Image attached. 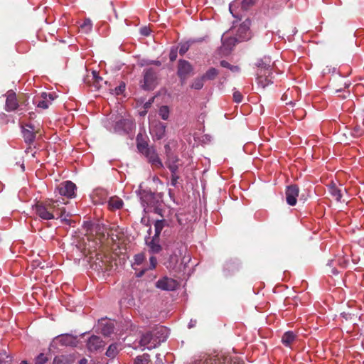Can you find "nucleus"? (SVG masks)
I'll return each mask as SVG.
<instances>
[{
  "instance_id": "obj_21",
  "label": "nucleus",
  "mask_w": 364,
  "mask_h": 364,
  "mask_svg": "<svg viewBox=\"0 0 364 364\" xmlns=\"http://www.w3.org/2000/svg\"><path fill=\"white\" fill-rule=\"evenodd\" d=\"M136 145L138 150L142 154H144L146 150H149L151 148L141 133H139L136 136Z\"/></svg>"
},
{
  "instance_id": "obj_24",
  "label": "nucleus",
  "mask_w": 364,
  "mask_h": 364,
  "mask_svg": "<svg viewBox=\"0 0 364 364\" xmlns=\"http://www.w3.org/2000/svg\"><path fill=\"white\" fill-rule=\"evenodd\" d=\"M108 205L110 210H119L123 205V201L117 196L111 197L108 201Z\"/></svg>"
},
{
  "instance_id": "obj_52",
  "label": "nucleus",
  "mask_w": 364,
  "mask_h": 364,
  "mask_svg": "<svg viewBox=\"0 0 364 364\" xmlns=\"http://www.w3.org/2000/svg\"><path fill=\"white\" fill-rule=\"evenodd\" d=\"M87 360L86 358H82L79 361V364H87Z\"/></svg>"
},
{
  "instance_id": "obj_2",
  "label": "nucleus",
  "mask_w": 364,
  "mask_h": 364,
  "mask_svg": "<svg viewBox=\"0 0 364 364\" xmlns=\"http://www.w3.org/2000/svg\"><path fill=\"white\" fill-rule=\"evenodd\" d=\"M168 338V329L162 326H156L142 333L139 345L149 350L156 348Z\"/></svg>"
},
{
  "instance_id": "obj_5",
  "label": "nucleus",
  "mask_w": 364,
  "mask_h": 364,
  "mask_svg": "<svg viewBox=\"0 0 364 364\" xmlns=\"http://www.w3.org/2000/svg\"><path fill=\"white\" fill-rule=\"evenodd\" d=\"M91 267L98 272H109L113 267L112 262L107 256L97 255L96 259L92 263Z\"/></svg>"
},
{
  "instance_id": "obj_45",
  "label": "nucleus",
  "mask_w": 364,
  "mask_h": 364,
  "mask_svg": "<svg viewBox=\"0 0 364 364\" xmlns=\"http://www.w3.org/2000/svg\"><path fill=\"white\" fill-rule=\"evenodd\" d=\"M150 261V267L149 269H153L156 267L157 264V259L155 257L152 256L149 258Z\"/></svg>"
},
{
  "instance_id": "obj_51",
  "label": "nucleus",
  "mask_w": 364,
  "mask_h": 364,
  "mask_svg": "<svg viewBox=\"0 0 364 364\" xmlns=\"http://www.w3.org/2000/svg\"><path fill=\"white\" fill-rule=\"evenodd\" d=\"M146 270V269H144L143 270L140 271L139 273H137L136 276L138 277H141V276H143Z\"/></svg>"
},
{
  "instance_id": "obj_49",
  "label": "nucleus",
  "mask_w": 364,
  "mask_h": 364,
  "mask_svg": "<svg viewBox=\"0 0 364 364\" xmlns=\"http://www.w3.org/2000/svg\"><path fill=\"white\" fill-rule=\"evenodd\" d=\"M164 149H165L166 156H168V154H173V153L171 152V147H170V146L168 144H166L164 146Z\"/></svg>"
},
{
  "instance_id": "obj_17",
  "label": "nucleus",
  "mask_w": 364,
  "mask_h": 364,
  "mask_svg": "<svg viewBox=\"0 0 364 364\" xmlns=\"http://www.w3.org/2000/svg\"><path fill=\"white\" fill-rule=\"evenodd\" d=\"M55 339L62 346H75L77 343L76 337H75L70 334L60 335V336H58V337H56Z\"/></svg>"
},
{
  "instance_id": "obj_25",
  "label": "nucleus",
  "mask_w": 364,
  "mask_h": 364,
  "mask_svg": "<svg viewBox=\"0 0 364 364\" xmlns=\"http://www.w3.org/2000/svg\"><path fill=\"white\" fill-rule=\"evenodd\" d=\"M295 339L296 335L292 331H287L282 336V342L285 346L290 347Z\"/></svg>"
},
{
  "instance_id": "obj_19",
  "label": "nucleus",
  "mask_w": 364,
  "mask_h": 364,
  "mask_svg": "<svg viewBox=\"0 0 364 364\" xmlns=\"http://www.w3.org/2000/svg\"><path fill=\"white\" fill-rule=\"evenodd\" d=\"M38 132L34 131L33 128L31 129H28L24 127H22V134L24 139V141L28 144H31L33 143L36 139V134Z\"/></svg>"
},
{
  "instance_id": "obj_56",
  "label": "nucleus",
  "mask_w": 364,
  "mask_h": 364,
  "mask_svg": "<svg viewBox=\"0 0 364 364\" xmlns=\"http://www.w3.org/2000/svg\"><path fill=\"white\" fill-rule=\"evenodd\" d=\"M177 220H178V222L180 224H182V223H181V218H179V216H178V215H177Z\"/></svg>"
},
{
  "instance_id": "obj_1",
  "label": "nucleus",
  "mask_w": 364,
  "mask_h": 364,
  "mask_svg": "<svg viewBox=\"0 0 364 364\" xmlns=\"http://www.w3.org/2000/svg\"><path fill=\"white\" fill-rule=\"evenodd\" d=\"M64 199L48 200L44 202H38L34 207L36 215L42 220H49L55 217L63 218L65 212V208H59L60 204H65Z\"/></svg>"
},
{
  "instance_id": "obj_58",
  "label": "nucleus",
  "mask_w": 364,
  "mask_h": 364,
  "mask_svg": "<svg viewBox=\"0 0 364 364\" xmlns=\"http://www.w3.org/2000/svg\"><path fill=\"white\" fill-rule=\"evenodd\" d=\"M229 41L231 42V43H234L235 41V38H230Z\"/></svg>"
},
{
  "instance_id": "obj_26",
  "label": "nucleus",
  "mask_w": 364,
  "mask_h": 364,
  "mask_svg": "<svg viewBox=\"0 0 364 364\" xmlns=\"http://www.w3.org/2000/svg\"><path fill=\"white\" fill-rule=\"evenodd\" d=\"M134 364H153V362L150 358L149 354L144 353L136 357Z\"/></svg>"
},
{
  "instance_id": "obj_12",
  "label": "nucleus",
  "mask_w": 364,
  "mask_h": 364,
  "mask_svg": "<svg viewBox=\"0 0 364 364\" xmlns=\"http://www.w3.org/2000/svg\"><path fill=\"white\" fill-rule=\"evenodd\" d=\"M144 154L152 166L156 168H163V164L154 147H151L149 150H146V152Z\"/></svg>"
},
{
  "instance_id": "obj_50",
  "label": "nucleus",
  "mask_w": 364,
  "mask_h": 364,
  "mask_svg": "<svg viewBox=\"0 0 364 364\" xmlns=\"http://www.w3.org/2000/svg\"><path fill=\"white\" fill-rule=\"evenodd\" d=\"M160 356H161L160 354H157L156 355V364H161V363H163V360H162V359L161 358Z\"/></svg>"
},
{
  "instance_id": "obj_39",
  "label": "nucleus",
  "mask_w": 364,
  "mask_h": 364,
  "mask_svg": "<svg viewBox=\"0 0 364 364\" xmlns=\"http://www.w3.org/2000/svg\"><path fill=\"white\" fill-rule=\"evenodd\" d=\"M364 134V129L361 126L356 125L352 132V135L355 137H359Z\"/></svg>"
},
{
  "instance_id": "obj_41",
  "label": "nucleus",
  "mask_w": 364,
  "mask_h": 364,
  "mask_svg": "<svg viewBox=\"0 0 364 364\" xmlns=\"http://www.w3.org/2000/svg\"><path fill=\"white\" fill-rule=\"evenodd\" d=\"M47 360L48 358L43 353H40L36 358V364H44Z\"/></svg>"
},
{
  "instance_id": "obj_30",
  "label": "nucleus",
  "mask_w": 364,
  "mask_h": 364,
  "mask_svg": "<svg viewBox=\"0 0 364 364\" xmlns=\"http://www.w3.org/2000/svg\"><path fill=\"white\" fill-rule=\"evenodd\" d=\"M80 29L82 33H90L92 29V21L90 18H85L83 23L80 25Z\"/></svg>"
},
{
  "instance_id": "obj_20",
  "label": "nucleus",
  "mask_w": 364,
  "mask_h": 364,
  "mask_svg": "<svg viewBox=\"0 0 364 364\" xmlns=\"http://www.w3.org/2000/svg\"><path fill=\"white\" fill-rule=\"evenodd\" d=\"M74 361L75 358L72 355H60L54 358L53 364H71Z\"/></svg>"
},
{
  "instance_id": "obj_18",
  "label": "nucleus",
  "mask_w": 364,
  "mask_h": 364,
  "mask_svg": "<svg viewBox=\"0 0 364 364\" xmlns=\"http://www.w3.org/2000/svg\"><path fill=\"white\" fill-rule=\"evenodd\" d=\"M178 161L179 158L177 155L168 154L166 165L171 172H174V171H178Z\"/></svg>"
},
{
  "instance_id": "obj_8",
  "label": "nucleus",
  "mask_w": 364,
  "mask_h": 364,
  "mask_svg": "<svg viewBox=\"0 0 364 364\" xmlns=\"http://www.w3.org/2000/svg\"><path fill=\"white\" fill-rule=\"evenodd\" d=\"M156 72L150 68L144 71V83L141 85L144 90H153L156 82Z\"/></svg>"
},
{
  "instance_id": "obj_3",
  "label": "nucleus",
  "mask_w": 364,
  "mask_h": 364,
  "mask_svg": "<svg viewBox=\"0 0 364 364\" xmlns=\"http://www.w3.org/2000/svg\"><path fill=\"white\" fill-rule=\"evenodd\" d=\"M270 60H269L268 63H264L262 60L261 63L258 64V70H257V82L262 87H265L269 84L273 83L272 72L270 70Z\"/></svg>"
},
{
  "instance_id": "obj_43",
  "label": "nucleus",
  "mask_w": 364,
  "mask_h": 364,
  "mask_svg": "<svg viewBox=\"0 0 364 364\" xmlns=\"http://www.w3.org/2000/svg\"><path fill=\"white\" fill-rule=\"evenodd\" d=\"M125 90V84L124 82H121L120 85L115 87L114 94L116 95H119L123 93Z\"/></svg>"
},
{
  "instance_id": "obj_46",
  "label": "nucleus",
  "mask_w": 364,
  "mask_h": 364,
  "mask_svg": "<svg viewBox=\"0 0 364 364\" xmlns=\"http://www.w3.org/2000/svg\"><path fill=\"white\" fill-rule=\"evenodd\" d=\"M188 50V46L184 44L182 45L179 48V54L183 55Z\"/></svg>"
},
{
  "instance_id": "obj_35",
  "label": "nucleus",
  "mask_w": 364,
  "mask_h": 364,
  "mask_svg": "<svg viewBox=\"0 0 364 364\" xmlns=\"http://www.w3.org/2000/svg\"><path fill=\"white\" fill-rule=\"evenodd\" d=\"M92 75L94 80L93 85L96 88L99 89L102 87L101 82H103V79L97 75L96 71L92 72Z\"/></svg>"
},
{
  "instance_id": "obj_42",
  "label": "nucleus",
  "mask_w": 364,
  "mask_h": 364,
  "mask_svg": "<svg viewBox=\"0 0 364 364\" xmlns=\"http://www.w3.org/2000/svg\"><path fill=\"white\" fill-rule=\"evenodd\" d=\"M178 171H174V172L171 173V185L176 186L178 183V180L180 178V176L177 174Z\"/></svg>"
},
{
  "instance_id": "obj_14",
  "label": "nucleus",
  "mask_w": 364,
  "mask_h": 364,
  "mask_svg": "<svg viewBox=\"0 0 364 364\" xmlns=\"http://www.w3.org/2000/svg\"><path fill=\"white\" fill-rule=\"evenodd\" d=\"M250 25V21L247 19L238 28L237 36L240 41H247L251 38Z\"/></svg>"
},
{
  "instance_id": "obj_34",
  "label": "nucleus",
  "mask_w": 364,
  "mask_h": 364,
  "mask_svg": "<svg viewBox=\"0 0 364 364\" xmlns=\"http://www.w3.org/2000/svg\"><path fill=\"white\" fill-rule=\"evenodd\" d=\"M220 65L223 68H228L232 73H237L240 71V68L237 65H232L226 60H221L220 63Z\"/></svg>"
},
{
  "instance_id": "obj_40",
  "label": "nucleus",
  "mask_w": 364,
  "mask_h": 364,
  "mask_svg": "<svg viewBox=\"0 0 364 364\" xmlns=\"http://www.w3.org/2000/svg\"><path fill=\"white\" fill-rule=\"evenodd\" d=\"M233 100L237 103H240L243 100V95L242 93L237 90L236 89L233 90Z\"/></svg>"
},
{
  "instance_id": "obj_44",
  "label": "nucleus",
  "mask_w": 364,
  "mask_h": 364,
  "mask_svg": "<svg viewBox=\"0 0 364 364\" xmlns=\"http://www.w3.org/2000/svg\"><path fill=\"white\" fill-rule=\"evenodd\" d=\"M22 127H24L28 129H31V128L34 129V131H39V127L38 126H36L33 123L29 122L25 124V125H23Z\"/></svg>"
},
{
  "instance_id": "obj_38",
  "label": "nucleus",
  "mask_w": 364,
  "mask_h": 364,
  "mask_svg": "<svg viewBox=\"0 0 364 364\" xmlns=\"http://www.w3.org/2000/svg\"><path fill=\"white\" fill-rule=\"evenodd\" d=\"M134 264H132V266L134 267V265H140L143 263V262L144 261L145 259V255L144 253H139L137 255H136L134 257Z\"/></svg>"
},
{
  "instance_id": "obj_57",
  "label": "nucleus",
  "mask_w": 364,
  "mask_h": 364,
  "mask_svg": "<svg viewBox=\"0 0 364 364\" xmlns=\"http://www.w3.org/2000/svg\"><path fill=\"white\" fill-rule=\"evenodd\" d=\"M20 364H29L26 360H22Z\"/></svg>"
},
{
  "instance_id": "obj_28",
  "label": "nucleus",
  "mask_w": 364,
  "mask_h": 364,
  "mask_svg": "<svg viewBox=\"0 0 364 364\" xmlns=\"http://www.w3.org/2000/svg\"><path fill=\"white\" fill-rule=\"evenodd\" d=\"M219 74V72L215 68H209L202 76L205 80H213Z\"/></svg>"
},
{
  "instance_id": "obj_9",
  "label": "nucleus",
  "mask_w": 364,
  "mask_h": 364,
  "mask_svg": "<svg viewBox=\"0 0 364 364\" xmlns=\"http://www.w3.org/2000/svg\"><path fill=\"white\" fill-rule=\"evenodd\" d=\"M105 343L100 336L92 335L87 341V348L90 352L98 351L104 348Z\"/></svg>"
},
{
  "instance_id": "obj_27",
  "label": "nucleus",
  "mask_w": 364,
  "mask_h": 364,
  "mask_svg": "<svg viewBox=\"0 0 364 364\" xmlns=\"http://www.w3.org/2000/svg\"><path fill=\"white\" fill-rule=\"evenodd\" d=\"M114 326L113 323L111 321H107L102 324L101 328V333L105 336H109L114 332Z\"/></svg>"
},
{
  "instance_id": "obj_53",
  "label": "nucleus",
  "mask_w": 364,
  "mask_h": 364,
  "mask_svg": "<svg viewBox=\"0 0 364 364\" xmlns=\"http://www.w3.org/2000/svg\"><path fill=\"white\" fill-rule=\"evenodd\" d=\"M235 6V4H230V8H229L230 11L231 12V14H232L233 16H234V14H233L232 9H233V6Z\"/></svg>"
},
{
  "instance_id": "obj_22",
  "label": "nucleus",
  "mask_w": 364,
  "mask_h": 364,
  "mask_svg": "<svg viewBox=\"0 0 364 364\" xmlns=\"http://www.w3.org/2000/svg\"><path fill=\"white\" fill-rule=\"evenodd\" d=\"M328 191L331 196L335 198V200L337 201H341L342 198L341 189L339 188L335 183L331 182L328 185Z\"/></svg>"
},
{
  "instance_id": "obj_31",
  "label": "nucleus",
  "mask_w": 364,
  "mask_h": 364,
  "mask_svg": "<svg viewBox=\"0 0 364 364\" xmlns=\"http://www.w3.org/2000/svg\"><path fill=\"white\" fill-rule=\"evenodd\" d=\"M118 353V346L117 343H112L111 344L107 351H106V355L109 358H114Z\"/></svg>"
},
{
  "instance_id": "obj_55",
  "label": "nucleus",
  "mask_w": 364,
  "mask_h": 364,
  "mask_svg": "<svg viewBox=\"0 0 364 364\" xmlns=\"http://www.w3.org/2000/svg\"><path fill=\"white\" fill-rule=\"evenodd\" d=\"M29 115H30L29 118H30V119H33V116L35 115V114H34L33 112H30V113H29Z\"/></svg>"
},
{
  "instance_id": "obj_54",
  "label": "nucleus",
  "mask_w": 364,
  "mask_h": 364,
  "mask_svg": "<svg viewBox=\"0 0 364 364\" xmlns=\"http://www.w3.org/2000/svg\"><path fill=\"white\" fill-rule=\"evenodd\" d=\"M154 65H157V66H160L161 65V62L159 61V60H156V61H154L153 63Z\"/></svg>"
},
{
  "instance_id": "obj_23",
  "label": "nucleus",
  "mask_w": 364,
  "mask_h": 364,
  "mask_svg": "<svg viewBox=\"0 0 364 364\" xmlns=\"http://www.w3.org/2000/svg\"><path fill=\"white\" fill-rule=\"evenodd\" d=\"M159 237L154 236L150 241L146 240V244L152 253H159L161 250V246L159 243Z\"/></svg>"
},
{
  "instance_id": "obj_37",
  "label": "nucleus",
  "mask_w": 364,
  "mask_h": 364,
  "mask_svg": "<svg viewBox=\"0 0 364 364\" xmlns=\"http://www.w3.org/2000/svg\"><path fill=\"white\" fill-rule=\"evenodd\" d=\"M11 358L5 351L0 353V364H11Z\"/></svg>"
},
{
  "instance_id": "obj_4",
  "label": "nucleus",
  "mask_w": 364,
  "mask_h": 364,
  "mask_svg": "<svg viewBox=\"0 0 364 364\" xmlns=\"http://www.w3.org/2000/svg\"><path fill=\"white\" fill-rule=\"evenodd\" d=\"M195 364H243L237 357L232 358L229 355H215L208 357L204 360H200Z\"/></svg>"
},
{
  "instance_id": "obj_33",
  "label": "nucleus",
  "mask_w": 364,
  "mask_h": 364,
  "mask_svg": "<svg viewBox=\"0 0 364 364\" xmlns=\"http://www.w3.org/2000/svg\"><path fill=\"white\" fill-rule=\"evenodd\" d=\"M170 110L168 106H161L159 110V114L164 120H167L169 117Z\"/></svg>"
},
{
  "instance_id": "obj_29",
  "label": "nucleus",
  "mask_w": 364,
  "mask_h": 364,
  "mask_svg": "<svg viewBox=\"0 0 364 364\" xmlns=\"http://www.w3.org/2000/svg\"><path fill=\"white\" fill-rule=\"evenodd\" d=\"M205 80L203 79V76L196 77L191 85V87L194 90H200L203 88L204 85Z\"/></svg>"
},
{
  "instance_id": "obj_48",
  "label": "nucleus",
  "mask_w": 364,
  "mask_h": 364,
  "mask_svg": "<svg viewBox=\"0 0 364 364\" xmlns=\"http://www.w3.org/2000/svg\"><path fill=\"white\" fill-rule=\"evenodd\" d=\"M140 33L141 35H143L144 36H147L150 33V30H149V28H148L146 27H144V28H141Z\"/></svg>"
},
{
  "instance_id": "obj_6",
  "label": "nucleus",
  "mask_w": 364,
  "mask_h": 364,
  "mask_svg": "<svg viewBox=\"0 0 364 364\" xmlns=\"http://www.w3.org/2000/svg\"><path fill=\"white\" fill-rule=\"evenodd\" d=\"M193 75L192 65L186 60H179L177 67V75L180 78L181 85L186 82L187 79Z\"/></svg>"
},
{
  "instance_id": "obj_7",
  "label": "nucleus",
  "mask_w": 364,
  "mask_h": 364,
  "mask_svg": "<svg viewBox=\"0 0 364 364\" xmlns=\"http://www.w3.org/2000/svg\"><path fill=\"white\" fill-rule=\"evenodd\" d=\"M76 185L70 181H66L60 183L57 188L55 189V195H60L61 196L66 197L67 198H73L76 196Z\"/></svg>"
},
{
  "instance_id": "obj_15",
  "label": "nucleus",
  "mask_w": 364,
  "mask_h": 364,
  "mask_svg": "<svg viewBox=\"0 0 364 364\" xmlns=\"http://www.w3.org/2000/svg\"><path fill=\"white\" fill-rule=\"evenodd\" d=\"M166 128V124L157 122L151 129V134L154 139L160 140L165 136Z\"/></svg>"
},
{
  "instance_id": "obj_16",
  "label": "nucleus",
  "mask_w": 364,
  "mask_h": 364,
  "mask_svg": "<svg viewBox=\"0 0 364 364\" xmlns=\"http://www.w3.org/2000/svg\"><path fill=\"white\" fill-rule=\"evenodd\" d=\"M18 100L16 93L13 91H9L6 94V110L14 111L18 107Z\"/></svg>"
},
{
  "instance_id": "obj_10",
  "label": "nucleus",
  "mask_w": 364,
  "mask_h": 364,
  "mask_svg": "<svg viewBox=\"0 0 364 364\" xmlns=\"http://www.w3.org/2000/svg\"><path fill=\"white\" fill-rule=\"evenodd\" d=\"M54 100L52 94H47L42 92L41 97H37L33 99V103L38 108L47 109L51 104V102Z\"/></svg>"
},
{
  "instance_id": "obj_36",
  "label": "nucleus",
  "mask_w": 364,
  "mask_h": 364,
  "mask_svg": "<svg viewBox=\"0 0 364 364\" xmlns=\"http://www.w3.org/2000/svg\"><path fill=\"white\" fill-rule=\"evenodd\" d=\"M257 0H242L241 1V8L242 10L247 11L250 9L256 2Z\"/></svg>"
},
{
  "instance_id": "obj_13",
  "label": "nucleus",
  "mask_w": 364,
  "mask_h": 364,
  "mask_svg": "<svg viewBox=\"0 0 364 364\" xmlns=\"http://www.w3.org/2000/svg\"><path fill=\"white\" fill-rule=\"evenodd\" d=\"M156 286L157 288L162 290L171 291L176 289L178 286V282L171 278L164 277L159 279Z\"/></svg>"
},
{
  "instance_id": "obj_47",
  "label": "nucleus",
  "mask_w": 364,
  "mask_h": 364,
  "mask_svg": "<svg viewBox=\"0 0 364 364\" xmlns=\"http://www.w3.org/2000/svg\"><path fill=\"white\" fill-rule=\"evenodd\" d=\"M177 58V51L175 50H171L169 53V59L171 62L176 60Z\"/></svg>"
},
{
  "instance_id": "obj_32",
  "label": "nucleus",
  "mask_w": 364,
  "mask_h": 364,
  "mask_svg": "<svg viewBox=\"0 0 364 364\" xmlns=\"http://www.w3.org/2000/svg\"><path fill=\"white\" fill-rule=\"evenodd\" d=\"M164 227V220H156L154 224V228H155V237H159V235L161 234V230H163Z\"/></svg>"
},
{
  "instance_id": "obj_11",
  "label": "nucleus",
  "mask_w": 364,
  "mask_h": 364,
  "mask_svg": "<svg viewBox=\"0 0 364 364\" xmlns=\"http://www.w3.org/2000/svg\"><path fill=\"white\" fill-rule=\"evenodd\" d=\"M299 189L296 185H290L286 190L287 203L290 205H295L297 202Z\"/></svg>"
}]
</instances>
